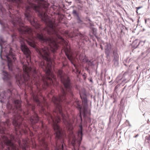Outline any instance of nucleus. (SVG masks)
I'll return each mask as SVG.
<instances>
[{"label": "nucleus", "mask_w": 150, "mask_h": 150, "mask_svg": "<svg viewBox=\"0 0 150 150\" xmlns=\"http://www.w3.org/2000/svg\"><path fill=\"white\" fill-rule=\"evenodd\" d=\"M54 90L52 89L51 91H50V94H51L52 95L53 93L54 92Z\"/></svg>", "instance_id": "nucleus-16"}, {"label": "nucleus", "mask_w": 150, "mask_h": 150, "mask_svg": "<svg viewBox=\"0 0 150 150\" xmlns=\"http://www.w3.org/2000/svg\"><path fill=\"white\" fill-rule=\"evenodd\" d=\"M76 103L77 105L76 106V107L77 108L79 109L80 114H79V116L80 117L81 121H82V117H81V113L82 112L81 111V105L79 104V102H78V101Z\"/></svg>", "instance_id": "nucleus-8"}, {"label": "nucleus", "mask_w": 150, "mask_h": 150, "mask_svg": "<svg viewBox=\"0 0 150 150\" xmlns=\"http://www.w3.org/2000/svg\"><path fill=\"white\" fill-rule=\"evenodd\" d=\"M73 65L75 67V69H76V73L77 74H79L80 73V72L79 71L77 68V66L75 64H73Z\"/></svg>", "instance_id": "nucleus-12"}, {"label": "nucleus", "mask_w": 150, "mask_h": 150, "mask_svg": "<svg viewBox=\"0 0 150 150\" xmlns=\"http://www.w3.org/2000/svg\"><path fill=\"white\" fill-rule=\"evenodd\" d=\"M84 100L85 101H86V102H87V99H86V98H84Z\"/></svg>", "instance_id": "nucleus-23"}, {"label": "nucleus", "mask_w": 150, "mask_h": 150, "mask_svg": "<svg viewBox=\"0 0 150 150\" xmlns=\"http://www.w3.org/2000/svg\"><path fill=\"white\" fill-rule=\"evenodd\" d=\"M80 97L82 98V94L81 92H80Z\"/></svg>", "instance_id": "nucleus-20"}, {"label": "nucleus", "mask_w": 150, "mask_h": 150, "mask_svg": "<svg viewBox=\"0 0 150 150\" xmlns=\"http://www.w3.org/2000/svg\"><path fill=\"white\" fill-rule=\"evenodd\" d=\"M57 147L56 148L55 150H63V143L61 142V144L58 145L57 143Z\"/></svg>", "instance_id": "nucleus-9"}, {"label": "nucleus", "mask_w": 150, "mask_h": 150, "mask_svg": "<svg viewBox=\"0 0 150 150\" xmlns=\"http://www.w3.org/2000/svg\"><path fill=\"white\" fill-rule=\"evenodd\" d=\"M72 14L74 16L76 17L79 16V14L77 11L75 10H73L72 12Z\"/></svg>", "instance_id": "nucleus-10"}, {"label": "nucleus", "mask_w": 150, "mask_h": 150, "mask_svg": "<svg viewBox=\"0 0 150 150\" xmlns=\"http://www.w3.org/2000/svg\"><path fill=\"white\" fill-rule=\"evenodd\" d=\"M82 126L81 125L79 126V129L78 132V139H76L75 137L73 136L71 142V144L73 146L74 149L75 150L76 147H79L80 145L81 141L82 139Z\"/></svg>", "instance_id": "nucleus-4"}, {"label": "nucleus", "mask_w": 150, "mask_h": 150, "mask_svg": "<svg viewBox=\"0 0 150 150\" xmlns=\"http://www.w3.org/2000/svg\"><path fill=\"white\" fill-rule=\"evenodd\" d=\"M84 61H85L86 62H90V61H88V59L87 57H85V59H83Z\"/></svg>", "instance_id": "nucleus-14"}, {"label": "nucleus", "mask_w": 150, "mask_h": 150, "mask_svg": "<svg viewBox=\"0 0 150 150\" xmlns=\"http://www.w3.org/2000/svg\"><path fill=\"white\" fill-rule=\"evenodd\" d=\"M17 71H19V69H17Z\"/></svg>", "instance_id": "nucleus-24"}, {"label": "nucleus", "mask_w": 150, "mask_h": 150, "mask_svg": "<svg viewBox=\"0 0 150 150\" xmlns=\"http://www.w3.org/2000/svg\"><path fill=\"white\" fill-rule=\"evenodd\" d=\"M147 21V19H145V23H146Z\"/></svg>", "instance_id": "nucleus-22"}, {"label": "nucleus", "mask_w": 150, "mask_h": 150, "mask_svg": "<svg viewBox=\"0 0 150 150\" xmlns=\"http://www.w3.org/2000/svg\"><path fill=\"white\" fill-rule=\"evenodd\" d=\"M80 36L81 38H82L83 37V35L81 34H80Z\"/></svg>", "instance_id": "nucleus-18"}, {"label": "nucleus", "mask_w": 150, "mask_h": 150, "mask_svg": "<svg viewBox=\"0 0 150 150\" xmlns=\"http://www.w3.org/2000/svg\"><path fill=\"white\" fill-rule=\"evenodd\" d=\"M41 129L42 132V134L43 137L41 139V141L40 142V144L41 146L44 147L45 150H48L47 145L45 142V137H49L50 136V134L49 133V131L47 130V127H44L43 122H41Z\"/></svg>", "instance_id": "nucleus-3"}, {"label": "nucleus", "mask_w": 150, "mask_h": 150, "mask_svg": "<svg viewBox=\"0 0 150 150\" xmlns=\"http://www.w3.org/2000/svg\"><path fill=\"white\" fill-rule=\"evenodd\" d=\"M85 108H84V110H83V114L84 115H85Z\"/></svg>", "instance_id": "nucleus-17"}, {"label": "nucleus", "mask_w": 150, "mask_h": 150, "mask_svg": "<svg viewBox=\"0 0 150 150\" xmlns=\"http://www.w3.org/2000/svg\"><path fill=\"white\" fill-rule=\"evenodd\" d=\"M137 135L135 136V137H136L137 136Z\"/></svg>", "instance_id": "nucleus-27"}, {"label": "nucleus", "mask_w": 150, "mask_h": 150, "mask_svg": "<svg viewBox=\"0 0 150 150\" xmlns=\"http://www.w3.org/2000/svg\"><path fill=\"white\" fill-rule=\"evenodd\" d=\"M13 31L14 32H15V31H14L15 30H14ZM17 35L16 33H14L12 35V36L13 37V38L15 37H16V36Z\"/></svg>", "instance_id": "nucleus-13"}, {"label": "nucleus", "mask_w": 150, "mask_h": 150, "mask_svg": "<svg viewBox=\"0 0 150 150\" xmlns=\"http://www.w3.org/2000/svg\"><path fill=\"white\" fill-rule=\"evenodd\" d=\"M146 139L148 140V142H150V135L148 136H147Z\"/></svg>", "instance_id": "nucleus-15"}, {"label": "nucleus", "mask_w": 150, "mask_h": 150, "mask_svg": "<svg viewBox=\"0 0 150 150\" xmlns=\"http://www.w3.org/2000/svg\"><path fill=\"white\" fill-rule=\"evenodd\" d=\"M3 79L4 81H8L10 80L13 76H12L8 73L7 72L3 71Z\"/></svg>", "instance_id": "nucleus-7"}, {"label": "nucleus", "mask_w": 150, "mask_h": 150, "mask_svg": "<svg viewBox=\"0 0 150 150\" xmlns=\"http://www.w3.org/2000/svg\"><path fill=\"white\" fill-rule=\"evenodd\" d=\"M109 45V44H107V46H108Z\"/></svg>", "instance_id": "nucleus-26"}, {"label": "nucleus", "mask_w": 150, "mask_h": 150, "mask_svg": "<svg viewBox=\"0 0 150 150\" xmlns=\"http://www.w3.org/2000/svg\"><path fill=\"white\" fill-rule=\"evenodd\" d=\"M4 100H1V102H4Z\"/></svg>", "instance_id": "nucleus-21"}, {"label": "nucleus", "mask_w": 150, "mask_h": 150, "mask_svg": "<svg viewBox=\"0 0 150 150\" xmlns=\"http://www.w3.org/2000/svg\"><path fill=\"white\" fill-rule=\"evenodd\" d=\"M147 20H150V18H148V19H147Z\"/></svg>", "instance_id": "nucleus-25"}, {"label": "nucleus", "mask_w": 150, "mask_h": 150, "mask_svg": "<svg viewBox=\"0 0 150 150\" xmlns=\"http://www.w3.org/2000/svg\"><path fill=\"white\" fill-rule=\"evenodd\" d=\"M140 8V7H139L137 8V11H136V12H137V13H138V9H139Z\"/></svg>", "instance_id": "nucleus-19"}, {"label": "nucleus", "mask_w": 150, "mask_h": 150, "mask_svg": "<svg viewBox=\"0 0 150 150\" xmlns=\"http://www.w3.org/2000/svg\"><path fill=\"white\" fill-rule=\"evenodd\" d=\"M77 21L78 23H81L82 22V21L80 19L79 16L77 17Z\"/></svg>", "instance_id": "nucleus-11"}, {"label": "nucleus", "mask_w": 150, "mask_h": 150, "mask_svg": "<svg viewBox=\"0 0 150 150\" xmlns=\"http://www.w3.org/2000/svg\"><path fill=\"white\" fill-rule=\"evenodd\" d=\"M73 71H74L73 70Z\"/></svg>", "instance_id": "nucleus-29"}, {"label": "nucleus", "mask_w": 150, "mask_h": 150, "mask_svg": "<svg viewBox=\"0 0 150 150\" xmlns=\"http://www.w3.org/2000/svg\"><path fill=\"white\" fill-rule=\"evenodd\" d=\"M101 49H102V50H103V48L102 47H101Z\"/></svg>", "instance_id": "nucleus-28"}, {"label": "nucleus", "mask_w": 150, "mask_h": 150, "mask_svg": "<svg viewBox=\"0 0 150 150\" xmlns=\"http://www.w3.org/2000/svg\"><path fill=\"white\" fill-rule=\"evenodd\" d=\"M8 61V65L9 69L13 71V67L12 65V62L15 61L16 58L12 52H9V54L6 56Z\"/></svg>", "instance_id": "nucleus-5"}, {"label": "nucleus", "mask_w": 150, "mask_h": 150, "mask_svg": "<svg viewBox=\"0 0 150 150\" xmlns=\"http://www.w3.org/2000/svg\"><path fill=\"white\" fill-rule=\"evenodd\" d=\"M57 74L58 77L64 85L66 91L63 88H62L61 94L58 96H53L52 101L54 104L55 107H62V103L68 104L70 102V101L67 100L66 95H69L71 99L73 98V95L69 77L62 69L58 70Z\"/></svg>", "instance_id": "nucleus-2"}, {"label": "nucleus", "mask_w": 150, "mask_h": 150, "mask_svg": "<svg viewBox=\"0 0 150 150\" xmlns=\"http://www.w3.org/2000/svg\"><path fill=\"white\" fill-rule=\"evenodd\" d=\"M14 107L8 103L7 108L10 110L9 112L13 113V116L12 123L15 128L14 133L8 134L7 129L9 127L10 121L7 120L5 122L0 123V134H1L0 138V149L1 150H19L18 146L13 142H17L19 146L23 150H26V146L27 143V140L23 139V145H21L20 138L22 133L26 134L27 133L29 128L28 125L24 121L29 120L33 127V125L39 121V117L35 111V106L29 103H28L26 105V109L23 111L21 110V102L18 100L14 101Z\"/></svg>", "instance_id": "nucleus-1"}, {"label": "nucleus", "mask_w": 150, "mask_h": 150, "mask_svg": "<svg viewBox=\"0 0 150 150\" xmlns=\"http://www.w3.org/2000/svg\"><path fill=\"white\" fill-rule=\"evenodd\" d=\"M3 95L4 96H3V98L4 99H10L11 98L13 99L15 98V97L14 96L13 94L12 93L10 90H8L6 92H5L3 94H1L0 96L1 97Z\"/></svg>", "instance_id": "nucleus-6"}]
</instances>
